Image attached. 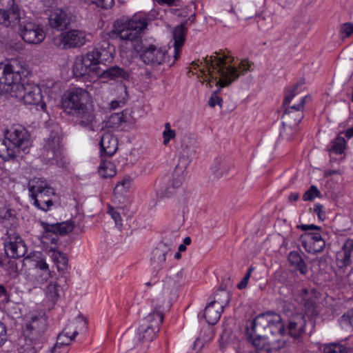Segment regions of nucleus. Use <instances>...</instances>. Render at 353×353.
<instances>
[{
    "instance_id": "obj_1",
    "label": "nucleus",
    "mask_w": 353,
    "mask_h": 353,
    "mask_svg": "<svg viewBox=\"0 0 353 353\" xmlns=\"http://www.w3.org/2000/svg\"><path fill=\"white\" fill-rule=\"evenodd\" d=\"M216 55L206 56L203 58V63L205 69L201 72L205 75L204 81H208L207 85L212 87L211 83L214 82L216 86L219 88L215 90L208 101V105L214 108L215 106L214 99L217 100V105L222 107L223 99L218 94L221 88L229 86L236 80L240 75L245 72L250 70V65L248 61H241L237 68L233 64L234 58L224 52H215ZM201 64L203 62L201 61Z\"/></svg>"
},
{
    "instance_id": "obj_2",
    "label": "nucleus",
    "mask_w": 353,
    "mask_h": 353,
    "mask_svg": "<svg viewBox=\"0 0 353 353\" xmlns=\"http://www.w3.org/2000/svg\"><path fill=\"white\" fill-rule=\"evenodd\" d=\"M2 70L0 77V92L22 100L25 104L38 105L45 110L46 105L42 103L43 96L40 87L28 83L26 78L29 71L18 61H12L7 63H0Z\"/></svg>"
},
{
    "instance_id": "obj_3",
    "label": "nucleus",
    "mask_w": 353,
    "mask_h": 353,
    "mask_svg": "<svg viewBox=\"0 0 353 353\" xmlns=\"http://www.w3.org/2000/svg\"><path fill=\"white\" fill-rule=\"evenodd\" d=\"M262 328L267 334L270 332L280 336L286 334V329L279 314L267 312L257 316L246 326L248 337L255 347V350L252 353H272L273 351L279 350L283 345L284 341L280 339L274 341H267L268 336H261L256 332V330L260 331Z\"/></svg>"
},
{
    "instance_id": "obj_4",
    "label": "nucleus",
    "mask_w": 353,
    "mask_h": 353,
    "mask_svg": "<svg viewBox=\"0 0 353 353\" xmlns=\"http://www.w3.org/2000/svg\"><path fill=\"white\" fill-rule=\"evenodd\" d=\"M0 237L3 241L6 254L12 259L23 257L27 253V247L24 241L20 236L17 228L19 219L14 211L6 210L0 214Z\"/></svg>"
},
{
    "instance_id": "obj_5",
    "label": "nucleus",
    "mask_w": 353,
    "mask_h": 353,
    "mask_svg": "<svg viewBox=\"0 0 353 353\" xmlns=\"http://www.w3.org/2000/svg\"><path fill=\"white\" fill-rule=\"evenodd\" d=\"M90 99V95L87 90L74 88L65 92L61 99V105L65 112L76 114L79 120V125L92 130L95 115L92 108L88 105Z\"/></svg>"
},
{
    "instance_id": "obj_6",
    "label": "nucleus",
    "mask_w": 353,
    "mask_h": 353,
    "mask_svg": "<svg viewBox=\"0 0 353 353\" xmlns=\"http://www.w3.org/2000/svg\"><path fill=\"white\" fill-rule=\"evenodd\" d=\"M30 143L29 132L21 126H13L6 131L4 139H0V157L4 161L14 159Z\"/></svg>"
},
{
    "instance_id": "obj_7",
    "label": "nucleus",
    "mask_w": 353,
    "mask_h": 353,
    "mask_svg": "<svg viewBox=\"0 0 353 353\" xmlns=\"http://www.w3.org/2000/svg\"><path fill=\"white\" fill-rule=\"evenodd\" d=\"M153 311L143 319L138 332L131 336L134 344L152 341L159 331V326L164 318L162 306L157 300L156 303L153 301Z\"/></svg>"
},
{
    "instance_id": "obj_8",
    "label": "nucleus",
    "mask_w": 353,
    "mask_h": 353,
    "mask_svg": "<svg viewBox=\"0 0 353 353\" xmlns=\"http://www.w3.org/2000/svg\"><path fill=\"white\" fill-rule=\"evenodd\" d=\"M29 195L34 201V205L38 209L47 212L56 202L54 190L45 180L34 178L28 183Z\"/></svg>"
},
{
    "instance_id": "obj_9",
    "label": "nucleus",
    "mask_w": 353,
    "mask_h": 353,
    "mask_svg": "<svg viewBox=\"0 0 353 353\" xmlns=\"http://www.w3.org/2000/svg\"><path fill=\"white\" fill-rule=\"evenodd\" d=\"M147 26L145 17L141 14H136L128 20H117L114 23V32L123 41H134L139 39L140 32Z\"/></svg>"
},
{
    "instance_id": "obj_10",
    "label": "nucleus",
    "mask_w": 353,
    "mask_h": 353,
    "mask_svg": "<svg viewBox=\"0 0 353 353\" xmlns=\"http://www.w3.org/2000/svg\"><path fill=\"white\" fill-rule=\"evenodd\" d=\"M305 97L301 96L298 103L292 104L285 109L282 115L283 127V132L282 133L284 135L288 136L285 133L286 130L288 129L294 130L303 119L304 117L303 110L305 102Z\"/></svg>"
},
{
    "instance_id": "obj_11",
    "label": "nucleus",
    "mask_w": 353,
    "mask_h": 353,
    "mask_svg": "<svg viewBox=\"0 0 353 353\" xmlns=\"http://www.w3.org/2000/svg\"><path fill=\"white\" fill-rule=\"evenodd\" d=\"M21 23L19 31L25 42L39 44L44 40L46 33L43 28L39 25L33 22L30 17H27Z\"/></svg>"
},
{
    "instance_id": "obj_12",
    "label": "nucleus",
    "mask_w": 353,
    "mask_h": 353,
    "mask_svg": "<svg viewBox=\"0 0 353 353\" xmlns=\"http://www.w3.org/2000/svg\"><path fill=\"white\" fill-rule=\"evenodd\" d=\"M41 157L47 163H58L62 160L63 151L60 138L52 134L46 140L41 150Z\"/></svg>"
},
{
    "instance_id": "obj_13",
    "label": "nucleus",
    "mask_w": 353,
    "mask_h": 353,
    "mask_svg": "<svg viewBox=\"0 0 353 353\" xmlns=\"http://www.w3.org/2000/svg\"><path fill=\"white\" fill-rule=\"evenodd\" d=\"M54 43L62 49L79 48L85 43V34L78 30L63 32L54 38Z\"/></svg>"
},
{
    "instance_id": "obj_14",
    "label": "nucleus",
    "mask_w": 353,
    "mask_h": 353,
    "mask_svg": "<svg viewBox=\"0 0 353 353\" xmlns=\"http://www.w3.org/2000/svg\"><path fill=\"white\" fill-rule=\"evenodd\" d=\"M221 292V296L224 298V301L218 297L217 300L212 301L205 308L204 317L208 323L210 325L216 324L221 317V314L223 310V304L229 303V294L219 288Z\"/></svg>"
},
{
    "instance_id": "obj_15",
    "label": "nucleus",
    "mask_w": 353,
    "mask_h": 353,
    "mask_svg": "<svg viewBox=\"0 0 353 353\" xmlns=\"http://www.w3.org/2000/svg\"><path fill=\"white\" fill-rule=\"evenodd\" d=\"M26 17L25 12L20 10L18 5L13 4L7 10L0 8V24L6 28H19L21 21Z\"/></svg>"
},
{
    "instance_id": "obj_16",
    "label": "nucleus",
    "mask_w": 353,
    "mask_h": 353,
    "mask_svg": "<svg viewBox=\"0 0 353 353\" xmlns=\"http://www.w3.org/2000/svg\"><path fill=\"white\" fill-rule=\"evenodd\" d=\"M41 225L45 230L43 237L49 239L52 243H57L58 241V234L65 235L72 232L74 227V222L69 221L50 224L42 221Z\"/></svg>"
},
{
    "instance_id": "obj_17",
    "label": "nucleus",
    "mask_w": 353,
    "mask_h": 353,
    "mask_svg": "<svg viewBox=\"0 0 353 353\" xmlns=\"http://www.w3.org/2000/svg\"><path fill=\"white\" fill-rule=\"evenodd\" d=\"M167 54V50L150 45L142 48L140 58L147 65L157 66L167 61L169 58Z\"/></svg>"
},
{
    "instance_id": "obj_18",
    "label": "nucleus",
    "mask_w": 353,
    "mask_h": 353,
    "mask_svg": "<svg viewBox=\"0 0 353 353\" xmlns=\"http://www.w3.org/2000/svg\"><path fill=\"white\" fill-rule=\"evenodd\" d=\"M301 245L309 253L321 252L325 246V242L319 232H305L301 236Z\"/></svg>"
},
{
    "instance_id": "obj_19",
    "label": "nucleus",
    "mask_w": 353,
    "mask_h": 353,
    "mask_svg": "<svg viewBox=\"0 0 353 353\" xmlns=\"http://www.w3.org/2000/svg\"><path fill=\"white\" fill-rule=\"evenodd\" d=\"M47 329V321L43 316H32L26 324L24 334L31 341L39 339Z\"/></svg>"
},
{
    "instance_id": "obj_20",
    "label": "nucleus",
    "mask_w": 353,
    "mask_h": 353,
    "mask_svg": "<svg viewBox=\"0 0 353 353\" xmlns=\"http://www.w3.org/2000/svg\"><path fill=\"white\" fill-rule=\"evenodd\" d=\"M72 14L61 8L53 10L49 17V25L52 28L62 31L68 28L72 21Z\"/></svg>"
},
{
    "instance_id": "obj_21",
    "label": "nucleus",
    "mask_w": 353,
    "mask_h": 353,
    "mask_svg": "<svg viewBox=\"0 0 353 353\" xmlns=\"http://www.w3.org/2000/svg\"><path fill=\"white\" fill-rule=\"evenodd\" d=\"M95 59L88 52L85 55L77 57L73 65V73L76 77H83L88 74L92 70H94L96 66L94 60Z\"/></svg>"
},
{
    "instance_id": "obj_22",
    "label": "nucleus",
    "mask_w": 353,
    "mask_h": 353,
    "mask_svg": "<svg viewBox=\"0 0 353 353\" xmlns=\"http://www.w3.org/2000/svg\"><path fill=\"white\" fill-rule=\"evenodd\" d=\"M89 52L95 59L94 63H95L97 65L99 63L112 60L114 48L112 46H110L108 41H103Z\"/></svg>"
},
{
    "instance_id": "obj_23",
    "label": "nucleus",
    "mask_w": 353,
    "mask_h": 353,
    "mask_svg": "<svg viewBox=\"0 0 353 353\" xmlns=\"http://www.w3.org/2000/svg\"><path fill=\"white\" fill-rule=\"evenodd\" d=\"M78 332L74 330L72 333L68 326H66L63 330L59 333L57 336V342L52 348L51 352L54 353H65V351L60 350L62 348L68 347L77 336Z\"/></svg>"
},
{
    "instance_id": "obj_24",
    "label": "nucleus",
    "mask_w": 353,
    "mask_h": 353,
    "mask_svg": "<svg viewBox=\"0 0 353 353\" xmlns=\"http://www.w3.org/2000/svg\"><path fill=\"white\" fill-rule=\"evenodd\" d=\"M99 145L102 154L111 157L118 149V141L112 133L105 132L101 138Z\"/></svg>"
},
{
    "instance_id": "obj_25",
    "label": "nucleus",
    "mask_w": 353,
    "mask_h": 353,
    "mask_svg": "<svg viewBox=\"0 0 353 353\" xmlns=\"http://www.w3.org/2000/svg\"><path fill=\"white\" fill-rule=\"evenodd\" d=\"M306 320L301 314H298L289 321L286 332L293 338H299L305 332Z\"/></svg>"
},
{
    "instance_id": "obj_26",
    "label": "nucleus",
    "mask_w": 353,
    "mask_h": 353,
    "mask_svg": "<svg viewBox=\"0 0 353 353\" xmlns=\"http://www.w3.org/2000/svg\"><path fill=\"white\" fill-rule=\"evenodd\" d=\"M68 278L65 275H61L55 282H51L46 288V294L52 303L57 301L62 292L63 287L67 283Z\"/></svg>"
},
{
    "instance_id": "obj_27",
    "label": "nucleus",
    "mask_w": 353,
    "mask_h": 353,
    "mask_svg": "<svg viewBox=\"0 0 353 353\" xmlns=\"http://www.w3.org/2000/svg\"><path fill=\"white\" fill-rule=\"evenodd\" d=\"M186 33L187 28L185 23H181L176 26L173 30L172 35L174 41V61L178 60L180 57L181 48L184 44Z\"/></svg>"
},
{
    "instance_id": "obj_28",
    "label": "nucleus",
    "mask_w": 353,
    "mask_h": 353,
    "mask_svg": "<svg viewBox=\"0 0 353 353\" xmlns=\"http://www.w3.org/2000/svg\"><path fill=\"white\" fill-rule=\"evenodd\" d=\"M170 250V248L167 243L161 242L152 251L151 261L155 269L161 270L163 268L166 254Z\"/></svg>"
},
{
    "instance_id": "obj_29",
    "label": "nucleus",
    "mask_w": 353,
    "mask_h": 353,
    "mask_svg": "<svg viewBox=\"0 0 353 353\" xmlns=\"http://www.w3.org/2000/svg\"><path fill=\"white\" fill-rule=\"evenodd\" d=\"M101 78H108L111 80H127L130 77L129 73L123 68L117 65L110 67L105 70H103L101 72L98 74Z\"/></svg>"
},
{
    "instance_id": "obj_30",
    "label": "nucleus",
    "mask_w": 353,
    "mask_h": 353,
    "mask_svg": "<svg viewBox=\"0 0 353 353\" xmlns=\"http://www.w3.org/2000/svg\"><path fill=\"white\" fill-rule=\"evenodd\" d=\"M288 261L291 266L301 274H306L307 267L301 255L296 251H292L288 254Z\"/></svg>"
},
{
    "instance_id": "obj_31",
    "label": "nucleus",
    "mask_w": 353,
    "mask_h": 353,
    "mask_svg": "<svg viewBox=\"0 0 353 353\" xmlns=\"http://www.w3.org/2000/svg\"><path fill=\"white\" fill-rule=\"evenodd\" d=\"M127 122L126 115L123 112L111 114L107 121V126L118 131L123 129V124Z\"/></svg>"
},
{
    "instance_id": "obj_32",
    "label": "nucleus",
    "mask_w": 353,
    "mask_h": 353,
    "mask_svg": "<svg viewBox=\"0 0 353 353\" xmlns=\"http://www.w3.org/2000/svg\"><path fill=\"white\" fill-rule=\"evenodd\" d=\"M298 299L300 303L303 305L307 312H313L315 306V300L312 296L310 295L309 291L306 288L302 289Z\"/></svg>"
},
{
    "instance_id": "obj_33",
    "label": "nucleus",
    "mask_w": 353,
    "mask_h": 353,
    "mask_svg": "<svg viewBox=\"0 0 353 353\" xmlns=\"http://www.w3.org/2000/svg\"><path fill=\"white\" fill-rule=\"evenodd\" d=\"M52 258L54 263L57 265L58 271L59 272H62L61 275H64V271L68 266V259L67 256L61 252H54Z\"/></svg>"
},
{
    "instance_id": "obj_34",
    "label": "nucleus",
    "mask_w": 353,
    "mask_h": 353,
    "mask_svg": "<svg viewBox=\"0 0 353 353\" xmlns=\"http://www.w3.org/2000/svg\"><path fill=\"white\" fill-rule=\"evenodd\" d=\"M324 353H353V348L339 343L327 344L323 348Z\"/></svg>"
},
{
    "instance_id": "obj_35",
    "label": "nucleus",
    "mask_w": 353,
    "mask_h": 353,
    "mask_svg": "<svg viewBox=\"0 0 353 353\" xmlns=\"http://www.w3.org/2000/svg\"><path fill=\"white\" fill-rule=\"evenodd\" d=\"M231 168L232 165L228 162L222 159H216L212 169L214 174L217 176L221 177L223 175L228 174Z\"/></svg>"
},
{
    "instance_id": "obj_36",
    "label": "nucleus",
    "mask_w": 353,
    "mask_h": 353,
    "mask_svg": "<svg viewBox=\"0 0 353 353\" xmlns=\"http://www.w3.org/2000/svg\"><path fill=\"white\" fill-rule=\"evenodd\" d=\"M99 174L103 178H111L116 174L114 165L110 161H103L98 170Z\"/></svg>"
},
{
    "instance_id": "obj_37",
    "label": "nucleus",
    "mask_w": 353,
    "mask_h": 353,
    "mask_svg": "<svg viewBox=\"0 0 353 353\" xmlns=\"http://www.w3.org/2000/svg\"><path fill=\"white\" fill-rule=\"evenodd\" d=\"M298 86L299 84L296 83L293 86L292 89L287 90L285 91V95L283 102V106H286L287 105H289L292 102H293V104L298 103V101L301 97H300L299 99H296L298 97V93L296 91L297 90Z\"/></svg>"
},
{
    "instance_id": "obj_38",
    "label": "nucleus",
    "mask_w": 353,
    "mask_h": 353,
    "mask_svg": "<svg viewBox=\"0 0 353 353\" xmlns=\"http://www.w3.org/2000/svg\"><path fill=\"white\" fill-rule=\"evenodd\" d=\"M186 168V165L184 164L183 165H181L180 164H178L174 169V176H176V178H173L172 179V186L173 188H179L181 183L183 180L184 179V174L183 172Z\"/></svg>"
},
{
    "instance_id": "obj_39",
    "label": "nucleus",
    "mask_w": 353,
    "mask_h": 353,
    "mask_svg": "<svg viewBox=\"0 0 353 353\" xmlns=\"http://www.w3.org/2000/svg\"><path fill=\"white\" fill-rule=\"evenodd\" d=\"M345 148V139L342 137H337L331 143V148L330 152L336 154H342Z\"/></svg>"
},
{
    "instance_id": "obj_40",
    "label": "nucleus",
    "mask_w": 353,
    "mask_h": 353,
    "mask_svg": "<svg viewBox=\"0 0 353 353\" xmlns=\"http://www.w3.org/2000/svg\"><path fill=\"white\" fill-rule=\"evenodd\" d=\"M30 258H32V261H35V267L37 268H39V270L47 272L48 275H50L48 265L45 259L41 257V253L38 252L37 254H34L32 256H30Z\"/></svg>"
},
{
    "instance_id": "obj_41",
    "label": "nucleus",
    "mask_w": 353,
    "mask_h": 353,
    "mask_svg": "<svg viewBox=\"0 0 353 353\" xmlns=\"http://www.w3.org/2000/svg\"><path fill=\"white\" fill-rule=\"evenodd\" d=\"M235 19V15L233 13V9L230 10H222L217 13V19L225 25L229 24Z\"/></svg>"
},
{
    "instance_id": "obj_42",
    "label": "nucleus",
    "mask_w": 353,
    "mask_h": 353,
    "mask_svg": "<svg viewBox=\"0 0 353 353\" xmlns=\"http://www.w3.org/2000/svg\"><path fill=\"white\" fill-rule=\"evenodd\" d=\"M168 277L175 285L182 279L183 270L179 268H172L169 270Z\"/></svg>"
},
{
    "instance_id": "obj_43",
    "label": "nucleus",
    "mask_w": 353,
    "mask_h": 353,
    "mask_svg": "<svg viewBox=\"0 0 353 353\" xmlns=\"http://www.w3.org/2000/svg\"><path fill=\"white\" fill-rule=\"evenodd\" d=\"M131 182L132 180L129 177L124 178L122 181L117 183L114 188V192L119 194L127 192L131 186Z\"/></svg>"
},
{
    "instance_id": "obj_44",
    "label": "nucleus",
    "mask_w": 353,
    "mask_h": 353,
    "mask_svg": "<svg viewBox=\"0 0 353 353\" xmlns=\"http://www.w3.org/2000/svg\"><path fill=\"white\" fill-rule=\"evenodd\" d=\"M320 191L315 185H311L310 188L303 194V199L304 201H312L316 197H319Z\"/></svg>"
},
{
    "instance_id": "obj_45",
    "label": "nucleus",
    "mask_w": 353,
    "mask_h": 353,
    "mask_svg": "<svg viewBox=\"0 0 353 353\" xmlns=\"http://www.w3.org/2000/svg\"><path fill=\"white\" fill-rule=\"evenodd\" d=\"M88 3L95 4L97 7L102 9H110L114 3V0H85Z\"/></svg>"
},
{
    "instance_id": "obj_46",
    "label": "nucleus",
    "mask_w": 353,
    "mask_h": 353,
    "mask_svg": "<svg viewBox=\"0 0 353 353\" xmlns=\"http://www.w3.org/2000/svg\"><path fill=\"white\" fill-rule=\"evenodd\" d=\"M341 323L343 326L353 328V308L348 310L347 313L344 314L341 318Z\"/></svg>"
},
{
    "instance_id": "obj_47",
    "label": "nucleus",
    "mask_w": 353,
    "mask_h": 353,
    "mask_svg": "<svg viewBox=\"0 0 353 353\" xmlns=\"http://www.w3.org/2000/svg\"><path fill=\"white\" fill-rule=\"evenodd\" d=\"M108 214L114 219L116 225L121 228L122 226V219L120 213L113 207H109Z\"/></svg>"
},
{
    "instance_id": "obj_48",
    "label": "nucleus",
    "mask_w": 353,
    "mask_h": 353,
    "mask_svg": "<svg viewBox=\"0 0 353 353\" xmlns=\"http://www.w3.org/2000/svg\"><path fill=\"white\" fill-rule=\"evenodd\" d=\"M340 32L343 37H349L353 33V23H345L341 25Z\"/></svg>"
},
{
    "instance_id": "obj_49",
    "label": "nucleus",
    "mask_w": 353,
    "mask_h": 353,
    "mask_svg": "<svg viewBox=\"0 0 353 353\" xmlns=\"http://www.w3.org/2000/svg\"><path fill=\"white\" fill-rule=\"evenodd\" d=\"M254 269V268L253 267H250L248 268V270L246 274H245L244 277L243 278L241 281L237 285V288L239 290L245 289L247 287L248 281H249V279L250 278V276H251V273H252V272L253 271Z\"/></svg>"
},
{
    "instance_id": "obj_50",
    "label": "nucleus",
    "mask_w": 353,
    "mask_h": 353,
    "mask_svg": "<svg viewBox=\"0 0 353 353\" xmlns=\"http://www.w3.org/2000/svg\"><path fill=\"white\" fill-rule=\"evenodd\" d=\"M8 341L7 330L6 325L0 321V347Z\"/></svg>"
},
{
    "instance_id": "obj_51",
    "label": "nucleus",
    "mask_w": 353,
    "mask_h": 353,
    "mask_svg": "<svg viewBox=\"0 0 353 353\" xmlns=\"http://www.w3.org/2000/svg\"><path fill=\"white\" fill-rule=\"evenodd\" d=\"M230 334V332L228 331H224L221 334L219 340V347L221 350L225 348V345L228 343Z\"/></svg>"
},
{
    "instance_id": "obj_52",
    "label": "nucleus",
    "mask_w": 353,
    "mask_h": 353,
    "mask_svg": "<svg viewBox=\"0 0 353 353\" xmlns=\"http://www.w3.org/2000/svg\"><path fill=\"white\" fill-rule=\"evenodd\" d=\"M175 134V131L173 130H164L163 132V144L168 145L170 139L174 138Z\"/></svg>"
},
{
    "instance_id": "obj_53",
    "label": "nucleus",
    "mask_w": 353,
    "mask_h": 353,
    "mask_svg": "<svg viewBox=\"0 0 353 353\" xmlns=\"http://www.w3.org/2000/svg\"><path fill=\"white\" fill-rule=\"evenodd\" d=\"M323 205L319 203L315 204L314 207V212L318 215L319 219L321 220H324L325 218V213L323 210Z\"/></svg>"
},
{
    "instance_id": "obj_54",
    "label": "nucleus",
    "mask_w": 353,
    "mask_h": 353,
    "mask_svg": "<svg viewBox=\"0 0 353 353\" xmlns=\"http://www.w3.org/2000/svg\"><path fill=\"white\" fill-rule=\"evenodd\" d=\"M297 228L301 229L303 231H307V230H314L316 231L321 230L320 227H319L316 225H314V224H310V225L301 224V225H298Z\"/></svg>"
},
{
    "instance_id": "obj_55",
    "label": "nucleus",
    "mask_w": 353,
    "mask_h": 353,
    "mask_svg": "<svg viewBox=\"0 0 353 353\" xmlns=\"http://www.w3.org/2000/svg\"><path fill=\"white\" fill-rule=\"evenodd\" d=\"M343 252H352L353 250V241L351 239L347 240L343 246Z\"/></svg>"
},
{
    "instance_id": "obj_56",
    "label": "nucleus",
    "mask_w": 353,
    "mask_h": 353,
    "mask_svg": "<svg viewBox=\"0 0 353 353\" xmlns=\"http://www.w3.org/2000/svg\"><path fill=\"white\" fill-rule=\"evenodd\" d=\"M0 297L3 298V299H2L3 301H8L7 291H6V288H4V286H3L2 285H0Z\"/></svg>"
},
{
    "instance_id": "obj_57",
    "label": "nucleus",
    "mask_w": 353,
    "mask_h": 353,
    "mask_svg": "<svg viewBox=\"0 0 353 353\" xmlns=\"http://www.w3.org/2000/svg\"><path fill=\"white\" fill-rule=\"evenodd\" d=\"M77 320L79 322V323H83V328H84L85 330H86L88 328V320L86 318H85L82 315H79Z\"/></svg>"
},
{
    "instance_id": "obj_58",
    "label": "nucleus",
    "mask_w": 353,
    "mask_h": 353,
    "mask_svg": "<svg viewBox=\"0 0 353 353\" xmlns=\"http://www.w3.org/2000/svg\"><path fill=\"white\" fill-rule=\"evenodd\" d=\"M352 256V252H343V263L344 264H347L350 262Z\"/></svg>"
},
{
    "instance_id": "obj_59",
    "label": "nucleus",
    "mask_w": 353,
    "mask_h": 353,
    "mask_svg": "<svg viewBox=\"0 0 353 353\" xmlns=\"http://www.w3.org/2000/svg\"><path fill=\"white\" fill-rule=\"evenodd\" d=\"M176 0H157L159 4H166L168 6H175Z\"/></svg>"
},
{
    "instance_id": "obj_60",
    "label": "nucleus",
    "mask_w": 353,
    "mask_h": 353,
    "mask_svg": "<svg viewBox=\"0 0 353 353\" xmlns=\"http://www.w3.org/2000/svg\"><path fill=\"white\" fill-rule=\"evenodd\" d=\"M19 353H37V350L32 346H27L23 349V351H20Z\"/></svg>"
},
{
    "instance_id": "obj_61",
    "label": "nucleus",
    "mask_w": 353,
    "mask_h": 353,
    "mask_svg": "<svg viewBox=\"0 0 353 353\" xmlns=\"http://www.w3.org/2000/svg\"><path fill=\"white\" fill-rule=\"evenodd\" d=\"M299 199V194L297 193V192H294V193H292L289 197H288V200L292 202V201H298Z\"/></svg>"
},
{
    "instance_id": "obj_62",
    "label": "nucleus",
    "mask_w": 353,
    "mask_h": 353,
    "mask_svg": "<svg viewBox=\"0 0 353 353\" xmlns=\"http://www.w3.org/2000/svg\"><path fill=\"white\" fill-rule=\"evenodd\" d=\"M121 103V101H112L110 103V104L111 109H112V110L116 109L117 108H118L120 105Z\"/></svg>"
},
{
    "instance_id": "obj_63",
    "label": "nucleus",
    "mask_w": 353,
    "mask_h": 353,
    "mask_svg": "<svg viewBox=\"0 0 353 353\" xmlns=\"http://www.w3.org/2000/svg\"><path fill=\"white\" fill-rule=\"evenodd\" d=\"M345 137L347 139H350L353 137V127L346 130Z\"/></svg>"
},
{
    "instance_id": "obj_64",
    "label": "nucleus",
    "mask_w": 353,
    "mask_h": 353,
    "mask_svg": "<svg viewBox=\"0 0 353 353\" xmlns=\"http://www.w3.org/2000/svg\"><path fill=\"white\" fill-rule=\"evenodd\" d=\"M190 243H191V239H190V237L187 236V237H185V238L183 239V244H184L185 245H190Z\"/></svg>"
}]
</instances>
